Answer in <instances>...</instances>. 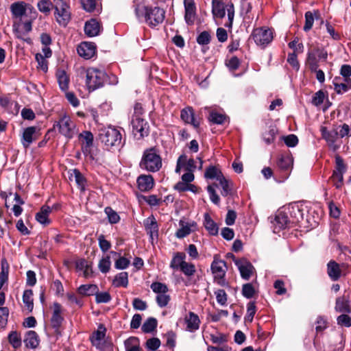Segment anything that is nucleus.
Returning a JSON list of instances; mask_svg holds the SVG:
<instances>
[{
    "label": "nucleus",
    "instance_id": "1",
    "mask_svg": "<svg viewBox=\"0 0 351 351\" xmlns=\"http://www.w3.org/2000/svg\"><path fill=\"white\" fill-rule=\"evenodd\" d=\"M134 11L138 19L144 20L149 26H156L165 19V11L158 7L139 3L135 6Z\"/></svg>",
    "mask_w": 351,
    "mask_h": 351
},
{
    "label": "nucleus",
    "instance_id": "2",
    "mask_svg": "<svg viewBox=\"0 0 351 351\" xmlns=\"http://www.w3.org/2000/svg\"><path fill=\"white\" fill-rule=\"evenodd\" d=\"M141 169L151 172H156L162 167V159L154 148L146 149L140 162Z\"/></svg>",
    "mask_w": 351,
    "mask_h": 351
},
{
    "label": "nucleus",
    "instance_id": "3",
    "mask_svg": "<svg viewBox=\"0 0 351 351\" xmlns=\"http://www.w3.org/2000/svg\"><path fill=\"white\" fill-rule=\"evenodd\" d=\"M86 85L90 91L101 87L107 80L104 71L95 68H89L84 71Z\"/></svg>",
    "mask_w": 351,
    "mask_h": 351
},
{
    "label": "nucleus",
    "instance_id": "4",
    "mask_svg": "<svg viewBox=\"0 0 351 351\" xmlns=\"http://www.w3.org/2000/svg\"><path fill=\"white\" fill-rule=\"evenodd\" d=\"M99 137L107 147L119 146L121 144L122 136L120 131L112 127L101 130Z\"/></svg>",
    "mask_w": 351,
    "mask_h": 351
},
{
    "label": "nucleus",
    "instance_id": "5",
    "mask_svg": "<svg viewBox=\"0 0 351 351\" xmlns=\"http://www.w3.org/2000/svg\"><path fill=\"white\" fill-rule=\"evenodd\" d=\"M10 10L12 16L16 19H20V20L24 16H28L30 19H35L37 16V12L34 8L24 1L12 3Z\"/></svg>",
    "mask_w": 351,
    "mask_h": 351
},
{
    "label": "nucleus",
    "instance_id": "6",
    "mask_svg": "<svg viewBox=\"0 0 351 351\" xmlns=\"http://www.w3.org/2000/svg\"><path fill=\"white\" fill-rule=\"evenodd\" d=\"M53 8L57 22L60 25L66 26L71 19L69 5L63 0H53Z\"/></svg>",
    "mask_w": 351,
    "mask_h": 351
},
{
    "label": "nucleus",
    "instance_id": "7",
    "mask_svg": "<svg viewBox=\"0 0 351 351\" xmlns=\"http://www.w3.org/2000/svg\"><path fill=\"white\" fill-rule=\"evenodd\" d=\"M322 138L326 141L328 147L332 151L339 149L341 142L339 136L337 126H334L330 130L322 126L320 129Z\"/></svg>",
    "mask_w": 351,
    "mask_h": 351
},
{
    "label": "nucleus",
    "instance_id": "8",
    "mask_svg": "<svg viewBox=\"0 0 351 351\" xmlns=\"http://www.w3.org/2000/svg\"><path fill=\"white\" fill-rule=\"evenodd\" d=\"M54 127L58 128L59 132L67 138L73 137L75 133L76 125L71 117L66 114L62 115Z\"/></svg>",
    "mask_w": 351,
    "mask_h": 351
},
{
    "label": "nucleus",
    "instance_id": "9",
    "mask_svg": "<svg viewBox=\"0 0 351 351\" xmlns=\"http://www.w3.org/2000/svg\"><path fill=\"white\" fill-rule=\"evenodd\" d=\"M138 107V104H136L134 108L135 113L132 119L133 133L135 136L139 134L140 137H144L149 134V125L136 112Z\"/></svg>",
    "mask_w": 351,
    "mask_h": 351
},
{
    "label": "nucleus",
    "instance_id": "10",
    "mask_svg": "<svg viewBox=\"0 0 351 351\" xmlns=\"http://www.w3.org/2000/svg\"><path fill=\"white\" fill-rule=\"evenodd\" d=\"M40 129L35 126L24 128L21 137V143L23 147L27 149L31 144L39 138L40 136Z\"/></svg>",
    "mask_w": 351,
    "mask_h": 351
},
{
    "label": "nucleus",
    "instance_id": "11",
    "mask_svg": "<svg viewBox=\"0 0 351 351\" xmlns=\"http://www.w3.org/2000/svg\"><path fill=\"white\" fill-rule=\"evenodd\" d=\"M32 20L29 19V20L25 22H21V20H20L18 22L14 23L13 32L17 38L30 43V38H25V36L32 30Z\"/></svg>",
    "mask_w": 351,
    "mask_h": 351
},
{
    "label": "nucleus",
    "instance_id": "12",
    "mask_svg": "<svg viewBox=\"0 0 351 351\" xmlns=\"http://www.w3.org/2000/svg\"><path fill=\"white\" fill-rule=\"evenodd\" d=\"M252 37L256 45L265 46L272 40L273 34L271 29L261 27L253 31Z\"/></svg>",
    "mask_w": 351,
    "mask_h": 351
},
{
    "label": "nucleus",
    "instance_id": "13",
    "mask_svg": "<svg viewBox=\"0 0 351 351\" xmlns=\"http://www.w3.org/2000/svg\"><path fill=\"white\" fill-rule=\"evenodd\" d=\"M62 313V306L58 302L53 304V313L51 318V324L52 328L54 329L55 332L57 335H60L61 332L60 328L64 320Z\"/></svg>",
    "mask_w": 351,
    "mask_h": 351
},
{
    "label": "nucleus",
    "instance_id": "14",
    "mask_svg": "<svg viewBox=\"0 0 351 351\" xmlns=\"http://www.w3.org/2000/svg\"><path fill=\"white\" fill-rule=\"evenodd\" d=\"M80 141L82 145V151L83 154L90 158H93L91 152L93 145V135L89 131H84L80 134Z\"/></svg>",
    "mask_w": 351,
    "mask_h": 351
},
{
    "label": "nucleus",
    "instance_id": "15",
    "mask_svg": "<svg viewBox=\"0 0 351 351\" xmlns=\"http://www.w3.org/2000/svg\"><path fill=\"white\" fill-rule=\"evenodd\" d=\"M184 20L187 25L194 24L196 19V5L194 0H184Z\"/></svg>",
    "mask_w": 351,
    "mask_h": 351
},
{
    "label": "nucleus",
    "instance_id": "16",
    "mask_svg": "<svg viewBox=\"0 0 351 351\" xmlns=\"http://www.w3.org/2000/svg\"><path fill=\"white\" fill-rule=\"evenodd\" d=\"M234 261L240 271L241 277L245 280H248L254 270L252 263L245 258L234 259Z\"/></svg>",
    "mask_w": 351,
    "mask_h": 351
},
{
    "label": "nucleus",
    "instance_id": "17",
    "mask_svg": "<svg viewBox=\"0 0 351 351\" xmlns=\"http://www.w3.org/2000/svg\"><path fill=\"white\" fill-rule=\"evenodd\" d=\"M182 165L186 166V171H194L197 167L196 162L194 159L190 158L187 159V156L184 154H182L179 156L177 160V164L176 167V173H180L182 170Z\"/></svg>",
    "mask_w": 351,
    "mask_h": 351
},
{
    "label": "nucleus",
    "instance_id": "18",
    "mask_svg": "<svg viewBox=\"0 0 351 351\" xmlns=\"http://www.w3.org/2000/svg\"><path fill=\"white\" fill-rule=\"evenodd\" d=\"M211 270L215 276V278H218L219 280L222 279L226 274V262L215 256L214 261L211 264Z\"/></svg>",
    "mask_w": 351,
    "mask_h": 351
},
{
    "label": "nucleus",
    "instance_id": "19",
    "mask_svg": "<svg viewBox=\"0 0 351 351\" xmlns=\"http://www.w3.org/2000/svg\"><path fill=\"white\" fill-rule=\"evenodd\" d=\"M77 51L81 57L90 59L95 54L96 47L93 43L83 42L77 47Z\"/></svg>",
    "mask_w": 351,
    "mask_h": 351
},
{
    "label": "nucleus",
    "instance_id": "20",
    "mask_svg": "<svg viewBox=\"0 0 351 351\" xmlns=\"http://www.w3.org/2000/svg\"><path fill=\"white\" fill-rule=\"evenodd\" d=\"M180 117L184 123L191 124L195 128L199 126V121L195 118L194 111L191 107L182 109Z\"/></svg>",
    "mask_w": 351,
    "mask_h": 351
},
{
    "label": "nucleus",
    "instance_id": "21",
    "mask_svg": "<svg viewBox=\"0 0 351 351\" xmlns=\"http://www.w3.org/2000/svg\"><path fill=\"white\" fill-rule=\"evenodd\" d=\"M184 322L186 324V330L193 332L199 328L200 319L197 315L193 312H189L184 317Z\"/></svg>",
    "mask_w": 351,
    "mask_h": 351
},
{
    "label": "nucleus",
    "instance_id": "22",
    "mask_svg": "<svg viewBox=\"0 0 351 351\" xmlns=\"http://www.w3.org/2000/svg\"><path fill=\"white\" fill-rule=\"evenodd\" d=\"M137 184L139 190L147 191L154 185V178L151 175H141L137 179Z\"/></svg>",
    "mask_w": 351,
    "mask_h": 351
},
{
    "label": "nucleus",
    "instance_id": "23",
    "mask_svg": "<svg viewBox=\"0 0 351 351\" xmlns=\"http://www.w3.org/2000/svg\"><path fill=\"white\" fill-rule=\"evenodd\" d=\"M144 225L146 232L149 234L152 239L158 237V226L156 219L154 216H151L144 221Z\"/></svg>",
    "mask_w": 351,
    "mask_h": 351
},
{
    "label": "nucleus",
    "instance_id": "24",
    "mask_svg": "<svg viewBox=\"0 0 351 351\" xmlns=\"http://www.w3.org/2000/svg\"><path fill=\"white\" fill-rule=\"evenodd\" d=\"M327 274L332 280H339L341 275L339 265L335 261H329L327 264Z\"/></svg>",
    "mask_w": 351,
    "mask_h": 351
},
{
    "label": "nucleus",
    "instance_id": "25",
    "mask_svg": "<svg viewBox=\"0 0 351 351\" xmlns=\"http://www.w3.org/2000/svg\"><path fill=\"white\" fill-rule=\"evenodd\" d=\"M99 23L95 19H91L85 23L84 32L88 36H95L99 34Z\"/></svg>",
    "mask_w": 351,
    "mask_h": 351
},
{
    "label": "nucleus",
    "instance_id": "26",
    "mask_svg": "<svg viewBox=\"0 0 351 351\" xmlns=\"http://www.w3.org/2000/svg\"><path fill=\"white\" fill-rule=\"evenodd\" d=\"M204 226L210 234L217 235L218 234L219 228L217 223L211 219L210 215L207 213L204 215Z\"/></svg>",
    "mask_w": 351,
    "mask_h": 351
},
{
    "label": "nucleus",
    "instance_id": "27",
    "mask_svg": "<svg viewBox=\"0 0 351 351\" xmlns=\"http://www.w3.org/2000/svg\"><path fill=\"white\" fill-rule=\"evenodd\" d=\"M180 228L177 230L176 236L179 239H182L191 234L193 230V228H195L196 227V223L193 222L191 223L185 224L184 221H180Z\"/></svg>",
    "mask_w": 351,
    "mask_h": 351
},
{
    "label": "nucleus",
    "instance_id": "28",
    "mask_svg": "<svg viewBox=\"0 0 351 351\" xmlns=\"http://www.w3.org/2000/svg\"><path fill=\"white\" fill-rule=\"evenodd\" d=\"M293 159L289 154L281 155L277 162L278 167L282 171H289L293 167Z\"/></svg>",
    "mask_w": 351,
    "mask_h": 351
},
{
    "label": "nucleus",
    "instance_id": "29",
    "mask_svg": "<svg viewBox=\"0 0 351 351\" xmlns=\"http://www.w3.org/2000/svg\"><path fill=\"white\" fill-rule=\"evenodd\" d=\"M69 179L71 181L75 180L81 191H84L85 190L86 180L78 169H75L72 170L70 173Z\"/></svg>",
    "mask_w": 351,
    "mask_h": 351
},
{
    "label": "nucleus",
    "instance_id": "30",
    "mask_svg": "<svg viewBox=\"0 0 351 351\" xmlns=\"http://www.w3.org/2000/svg\"><path fill=\"white\" fill-rule=\"evenodd\" d=\"M24 343L26 347L29 348H36L39 345V338L35 331L29 330L27 332L24 339Z\"/></svg>",
    "mask_w": 351,
    "mask_h": 351
},
{
    "label": "nucleus",
    "instance_id": "31",
    "mask_svg": "<svg viewBox=\"0 0 351 351\" xmlns=\"http://www.w3.org/2000/svg\"><path fill=\"white\" fill-rule=\"evenodd\" d=\"M335 309L337 312L348 313L351 312L348 300L345 297H339L336 299Z\"/></svg>",
    "mask_w": 351,
    "mask_h": 351
},
{
    "label": "nucleus",
    "instance_id": "32",
    "mask_svg": "<svg viewBox=\"0 0 351 351\" xmlns=\"http://www.w3.org/2000/svg\"><path fill=\"white\" fill-rule=\"evenodd\" d=\"M56 78L62 91H66L69 86V77L64 70L58 69L56 72Z\"/></svg>",
    "mask_w": 351,
    "mask_h": 351
},
{
    "label": "nucleus",
    "instance_id": "33",
    "mask_svg": "<svg viewBox=\"0 0 351 351\" xmlns=\"http://www.w3.org/2000/svg\"><path fill=\"white\" fill-rule=\"evenodd\" d=\"M51 212V209L49 206H43L40 208V210L36 215V220L41 224H49L50 221L48 218V216Z\"/></svg>",
    "mask_w": 351,
    "mask_h": 351
},
{
    "label": "nucleus",
    "instance_id": "34",
    "mask_svg": "<svg viewBox=\"0 0 351 351\" xmlns=\"http://www.w3.org/2000/svg\"><path fill=\"white\" fill-rule=\"evenodd\" d=\"M106 328L102 326H100L97 330L93 333L90 337V341L93 346L97 348H100L101 346V341L105 337Z\"/></svg>",
    "mask_w": 351,
    "mask_h": 351
},
{
    "label": "nucleus",
    "instance_id": "35",
    "mask_svg": "<svg viewBox=\"0 0 351 351\" xmlns=\"http://www.w3.org/2000/svg\"><path fill=\"white\" fill-rule=\"evenodd\" d=\"M288 221V217L284 213H278L275 217L274 232L280 231V230L286 228Z\"/></svg>",
    "mask_w": 351,
    "mask_h": 351
},
{
    "label": "nucleus",
    "instance_id": "36",
    "mask_svg": "<svg viewBox=\"0 0 351 351\" xmlns=\"http://www.w3.org/2000/svg\"><path fill=\"white\" fill-rule=\"evenodd\" d=\"M212 12L214 16L222 19L225 16L226 9L224 4L219 0H213Z\"/></svg>",
    "mask_w": 351,
    "mask_h": 351
},
{
    "label": "nucleus",
    "instance_id": "37",
    "mask_svg": "<svg viewBox=\"0 0 351 351\" xmlns=\"http://www.w3.org/2000/svg\"><path fill=\"white\" fill-rule=\"evenodd\" d=\"M332 84L334 85L335 90L338 94L344 93L347 92L350 88H351V84H348L344 80L343 82H341V78L339 77H336L334 78Z\"/></svg>",
    "mask_w": 351,
    "mask_h": 351
},
{
    "label": "nucleus",
    "instance_id": "38",
    "mask_svg": "<svg viewBox=\"0 0 351 351\" xmlns=\"http://www.w3.org/2000/svg\"><path fill=\"white\" fill-rule=\"evenodd\" d=\"M186 255L183 252H176L174 254L173 258L170 263V267L172 269H178L185 261Z\"/></svg>",
    "mask_w": 351,
    "mask_h": 351
},
{
    "label": "nucleus",
    "instance_id": "39",
    "mask_svg": "<svg viewBox=\"0 0 351 351\" xmlns=\"http://www.w3.org/2000/svg\"><path fill=\"white\" fill-rule=\"evenodd\" d=\"M204 176L206 178L216 179L217 181L224 177L220 169L215 166L208 167L205 171Z\"/></svg>",
    "mask_w": 351,
    "mask_h": 351
},
{
    "label": "nucleus",
    "instance_id": "40",
    "mask_svg": "<svg viewBox=\"0 0 351 351\" xmlns=\"http://www.w3.org/2000/svg\"><path fill=\"white\" fill-rule=\"evenodd\" d=\"M321 62L316 56L315 53L308 52L306 59V64L311 71H317L319 68V62Z\"/></svg>",
    "mask_w": 351,
    "mask_h": 351
},
{
    "label": "nucleus",
    "instance_id": "41",
    "mask_svg": "<svg viewBox=\"0 0 351 351\" xmlns=\"http://www.w3.org/2000/svg\"><path fill=\"white\" fill-rule=\"evenodd\" d=\"M115 287H126L128 285V272L123 271L118 274L113 281Z\"/></svg>",
    "mask_w": 351,
    "mask_h": 351
},
{
    "label": "nucleus",
    "instance_id": "42",
    "mask_svg": "<svg viewBox=\"0 0 351 351\" xmlns=\"http://www.w3.org/2000/svg\"><path fill=\"white\" fill-rule=\"evenodd\" d=\"M23 302L27 310L31 312L34 308L33 291L31 289L25 290L23 295Z\"/></svg>",
    "mask_w": 351,
    "mask_h": 351
},
{
    "label": "nucleus",
    "instance_id": "43",
    "mask_svg": "<svg viewBox=\"0 0 351 351\" xmlns=\"http://www.w3.org/2000/svg\"><path fill=\"white\" fill-rule=\"evenodd\" d=\"M9 343L16 349L21 346V336L16 331H12L8 335Z\"/></svg>",
    "mask_w": 351,
    "mask_h": 351
},
{
    "label": "nucleus",
    "instance_id": "44",
    "mask_svg": "<svg viewBox=\"0 0 351 351\" xmlns=\"http://www.w3.org/2000/svg\"><path fill=\"white\" fill-rule=\"evenodd\" d=\"M98 288L95 285H82L78 288V292L84 295H91L95 294Z\"/></svg>",
    "mask_w": 351,
    "mask_h": 351
},
{
    "label": "nucleus",
    "instance_id": "45",
    "mask_svg": "<svg viewBox=\"0 0 351 351\" xmlns=\"http://www.w3.org/2000/svg\"><path fill=\"white\" fill-rule=\"evenodd\" d=\"M125 347L126 351H140L138 339L136 337H130L125 341Z\"/></svg>",
    "mask_w": 351,
    "mask_h": 351
},
{
    "label": "nucleus",
    "instance_id": "46",
    "mask_svg": "<svg viewBox=\"0 0 351 351\" xmlns=\"http://www.w3.org/2000/svg\"><path fill=\"white\" fill-rule=\"evenodd\" d=\"M219 183L222 188L221 194L223 196L226 197L232 194V185L230 182L225 178V177L221 178Z\"/></svg>",
    "mask_w": 351,
    "mask_h": 351
},
{
    "label": "nucleus",
    "instance_id": "47",
    "mask_svg": "<svg viewBox=\"0 0 351 351\" xmlns=\"http://www.w3.org/2000/svg\"><path fill=\"white\" fill-rule=\"evenodd\" d=\"M157 326V320L154 317L148 318L142 326V330L145 333L152 332Z\"/></svg>",
    "mask_w": 351,
    "mask_h": 351
},
{
    "label": "nucleus",
    "instance_id": "48",
    "mask_svg": "<svg viewBox=\"0 0 351 351\" xmlns=\"http://www.w3.org/2000/svg\"><path fill=\"white\" fill-rule=\"evenodd\" d=\"M226 119L224 114L217 112H211L208 117L209 121L215 124H223Z\"/></svg>",
    "mask_w": 351,
    "mask_h": 351
},
{
    "label": "nucleus",
    "instance_id": "49",
    "mask_svg": "<svg viewBox=\"0 0 351 351\" xmlns=\"http://www.w3.org/2000/svg\"><path fill=\"white\" fill-rule=\"evenodd\" d=\"M347 170V165L345 164L343 159L339 155L335 156V167L334 171L344 174Z\"/></svg>",
    "mask_w": 351,
    "mask_h": 351
},
{
    "label": "nucleus",
    "instance_id": "50",
    "mask_svg": "<svg viewBox=\"0 0 351 351\" xmlns=\"http://www.w3.org/2000/svg\"><path fill=\"white\" fill-rule=\"evenodd\" d=\"M52 6H53V3L52 4L49 0H41L37 4L39 11L46 14L50 12Z\"/></svg>",
    "mask_w": 351,
    "mask_h": 351
},
{
    "label": "nucleus",
    "instance_id": "51",
    "mask_svg": "<svg viewBox=\"0 0 351 351\" xmlns=\"http://www.w3.org/2000/svg\"><path fill=\"white\" fill-rule=\"evenodd\" d=\"M214 186H216L217 187L218 185L217 184H214L213 185H209L207 187V191L209 194V196H210V201L215 204V205H219V203H220V197L217 194L215 189H214Z\"/></svg>",
    "mask_w": 351,
    "mask_h": 351
},
{
    "label": "nucleus",
    "instance_id": "52",
    "mask_svg": "<svg viewBox=\"0 0 351 351\" xmlns=\"http://www.w3.org/2000/svg\"><path fill=\"white\" fill-rule=\"evenodd\" d=\"M151 289L154 293H156L158 295L166 293L168 291V288L167 285L159 282H153L151 285Z\"/></svg>",
    "mask_w": 351,
    "mask_h": 351
},
{
    "label": "nucleus",
    "instance_id": "53",
    "mask_svg": "<svg viewBox=\"0 0 351 351\" xmlns=\"http://www.w3.org/2000/svg\"><path fill=\"white\" fill-rule=\"evenodd\" d=\"M340 74L343 77L345 82L351 84V66L349 64H343L340 69Z\"/></svg>",
    "mask_w": 351,
    "mask_h": 351
},
{
    "label": "nucleus",
    "instance_id": "54",
    "mask_svg": "<svg viewBox=\"0 0 351 351\" xmlns=\"http://www.w3.org/2000/svg\"><path fill=\"white\" fill-rule=\"evenodd\" d=\"M95 300L97 303H108L111 300V296L108 292L95 293Z\"/></svg>",
    "mask_w": 351,
    "mask_h": 351
},
{
    "label": "nucleus",
    "instance_id": "55",
    "mask_svg": "<svg viewBox=\"0 0 351 351\" xmlns=\"http://www.w3.org/2000/svg\"><path fill=\"white\" fill-rule=\"evenodd\" d=\"M331 180L335 187L337 189H340L343 186V174L333 171Z\"/></svg>",
    "mask_w": 351,
    "mask_h": 351
},
{
    "label": "nucleus",
    "instance_id": "56",
    "mask_svg": "<svg viewBox=\"0 0 351 351\" xmlns=\"http://www.w3.org/2000/svg\"><path fill=\"white\" fill-rule=\"evenodd\" d=\"M110 257L107 256L100 260L98 267L102 273H107L110 270Z\"/></svg>",
    "mask_w": 351,
    "mask_h": 351
},
{
    "label": "nucleus",
    "instance_id": "57",
    "mask_svg": "<svg viewBox=\"0 0 351 351\" xmlns=\"http://www.w3.org/2000/svg\"><path fill=\"white\" fill-rule=\"evenodd\" d=\"M180 269L187 276H193L195 273V265L187 262H185Z\"/></svg>",
    "mask_w": 351,
    "mask_h": 351
},
{
    "label": "nucleus",
    "instance_id": "58",
    "mask_svg": "<svg viewBox=\"0 0 351 351\" xmlns=\"http://www.w3.org/2000/svg\"><path fill=\"white\" fill-rule=\"evenodd\" d=\"M105 213L108 216L110 223H117L119 221L120 217H119V215L114 210H113L111 208H110V207L106 208Z\"/></svg>",
    "mask_w": 351,
    "mask_h": 351
},
{
    "label": "nucleus",
    "instance_id": "59",
    "mask_svg": "<svg viewBox=\"0 0 351 351\" xmlns=\"http://www.w3.org/2000/svg\"><path fill=\"white\" fill-rule=\"evenodd\" d=\"M337 324L341 326L350 327L351 326V317L343 313L337 318Z\"/></svg>",
    "mask_w": 351,
    "mask_h": 351
},
{
    "label": "nucleus",
    "instance_id": "60",
    "mask_svg": "<svg viewBox=\"0 0 351 351\" xmlns=\"http://www.w3.org/2000/svg\"><path fill=\"white\" fill-rule=\"evenodd\" d=\"M256 313V306L254 302H250L247 304V315L245 317V320L252 322Z\"/></svg>",
    "mask_w": 351,
    "mask_h": 351
},
{
    "label": "nucleus",
    "instance_id": "61",
    "mask_svg": "<svg viewBox=\"0 0 351 351\" xmlns=\"http://www.w3.org/2000/svg\"><path fill=\"white\" fill-rule=\"evenodd\" d=\"M314 16L311 12H306L305 13V25L304 26V30L305 32L309 31L313 25Z\"/></svg>",
    "mask_w": 351,
    "mask_h": 351
},
{
    "label": "nucleus",
    "instance_id": "62",
    "mask_svg": "<svg viewBox=\"0 0 351 351\" xmlns=\"http://www.w3.org/2000/svg\"><path fill=\"white\" fill-rule=\"evenodd\" d=\"M211 36L208 32H202L197 38V42L199 45H208L210 41Z\"/></svg>",
    "mask_w": 351,
    "mask_h": 351
},
{
    "label": "nucleus",
    "instance_id": "63",
    "mask_svg": "<svg viewBox=\"0 0 351 351\" xmlns=\"http://www.w3.org/2000/svg\"><path fill=\"white\" fill-rule=\"evenodd\" d=\"M254 292L255 291L254 287L251 284L247 283L243 285L242 288V293L244 297L250 299L253 297Z\"/></svg>",
    "mask_w": 351,
    "mask_h": 351
},
{
    "label": "nucleus",
    "instance_id": "64",
    "mask_svg": "<svg viewBox=\"0 0 351 351\" xmlns=\"http://www.w3.org/2000/svg\"><path fill=\"white\" fill-rule=\"evenodd\" d=\"M170 300V296L166 293L159 294L156 296V302L158 305L162 308L166 306Z\"/></svg>",
    "mask_w": 351,
    "mask_h": 351
}]
</instances>
